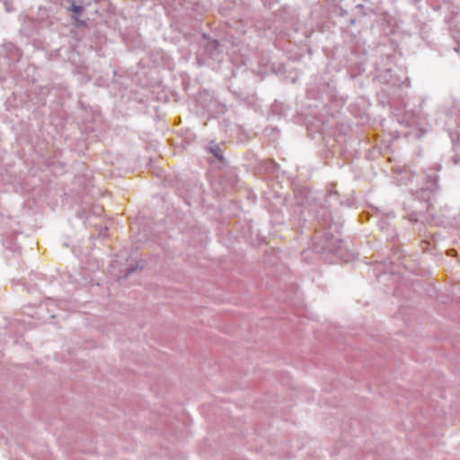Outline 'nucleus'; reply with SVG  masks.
I'll return each mask as SVG.
<instances>
[{"label": "nucleus", "instance_id": "obj_4", "mask_svg": "<svg viewBox=\"0 0 460 460\" xmlns=\"http://www.w3.org/2000/svg\"><path fill=\"white\" fill-rule=\"evenodd\" d=\"M137 269H138V266H137V265H136V266H131V267L128 268V269L126 270V271H125V274H124V275H122V276H120L119 278H123V279H125V278L128 277L131 273L135 272Z\"/></svg>", "mask_w": 460, "mask_h": 460}, {"label": "nucleus", "instance_id": "obj_1", "mask_svg": "<svg viewBox=\"0 0 460 460\" xmlns=\"http://www.w3.org/2000/svg\"><path fill=\"white\" fill-rule=\"evenodd\" d=\"M323 238L324 243L322 244L321 241H318L314 246V249L317 252H329L337 254L338 256H341V247L343 242L329 232H325L323 234Z\"/></svg>", "mask_w": 460, "mask_h": 460}, {"label": "nucleus", "instance_id": "obj_3", "mask_svg": "<svg viewBox=\"0 0 460 460\" xmlns=\"http://www.w3.org/2000/svg\"><path fill=\"white\" fill-rule=\"evenodd\" d=\"M208 150L219 163H222L224 161V152L217 144H211L208 146Z\"/></svg>", "mask_w": 460, "mask_h": 460}, {"label": "nucleus", "instance_id": "obj_2", "mask_svg": "<svg viewBox=\"0 0 460 460\" xmlns=\"http://www.w3.org/2000/svg\"><path fill=\"white\" fill-rule=\"evenodd\" d=\"M204 52L210 58H214L219 52V44L217 40L204 39L201 43Z\"/></svg>", "mask_w": 460, "mask_h": 460}, {"label": "nucleus", "instance_id": "obj_6", "mask_svg": "<svg viewBox=\"0 0 460 460\" xmlns=\"http://www.w3.org/2000/svg\"><path fill=\"white\" fill-rule=\"evenodd\" d=\"M84 10L82 5H77L75 4H72V11L75 14L79 15Z\"/></svg>", "mask_w": 460, "mask_h": 460}, {"label": "nucleus", "instance_id": "obj_8", "mask_svg": "<svg viewBox=\"0 0 460 460\" xmlns=\"http://www.w3.org/2000/svg\"><path fill=\"white\" fill-rule=\"evenodd\" d=\"M453 252H455V250H449L448 254L453 255Z\"/></svg>", "mask_w": 460, "mask_h": 460}, {"label": "nucleus", "instance_id": "obj_9", "mask_svg": "<svg viewBox=\"0 0 460 460\" xmlns=\"http://www.w3.org/2000/svg\"><path fill=\"white\" fill-rule=\"evenodd\" d=\"M453 252H455V250H449L448 254L453 255Z\"/></svg>", "mask_w": 460, "mask_h": 460}, {"label": "nucleus", "instance_id": "obj_7", "mask_svg": "<svg viewBox=\"0 0 460 460\" xmlns=\"http://www.w3.org/2000/svg\"><path fill=\"white\" fill-rule=\"evenodd\" d=\"M419 217H420V213L412 212L409 215V219L412 222H418Z\"/></svg>", "mask_w": 460, "mask_h": 460}, {"label": "nucleus", "instance_id": "obj_5", "mask_svg": "<svg viewBox=\"0 0 460 460\" xmlns=\"http://www.w3.org/2000/svg\"><path fill=\"white\" fill-rule=\"evenodd\" d=\"M437 189H438L437 183H436V181H434L430 187H428L427 189H422V190H421V192H422V193H427V192H429V193H432V192H434Z\"/></svg>", "mask_w": 460, "mask_h": 460}]
</instances>
